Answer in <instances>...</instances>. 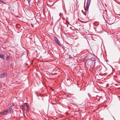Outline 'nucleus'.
<instances>
[{"instance_id": "22", "label": "nucleus", "mask_w": 120, "mask_h": 120, "mask_svg": "<svg viewBox=\"0 0 120 120\" xmlns=\"http://www.w3.org/2000/svg\"><path fill=\"white\" fill-rule=\"evenodd\" d=\"M69 108H70L69 107H68Z\"/></svg>"}, {"instance_id": "20", "label": "nucleus", "mask_w": 120, "mask_h": 120, "mask_svg": "<svg viewBox=\"0 0 120 120\" xmlns=\"http://www.w3.org/2000/svg\"><path fill=\"white\" fill-rule=\"evenodd\" d=\"M86 13H85V14H84V15H86Z\"/></svg>"}, {"instance_id": "18", "label": "nucleus", "mask_w": 120, "mask_h": 120, "mask_svg": "<svg viewBox=\"0 0 120 120\" xmlns=\"http://www.w3.org/2000/svg\"><path fill=\"white\" fill-rule=\"evenodd\" d=\"M62 18L63 19H65V18Z\"/></svg>"}, {"instance_id": "15", "label": "nucleus", "mask_w": 120, "mask_h": 120, "mask_svg": "<svg viewBox=\"0 0 120 120\" xmlns=\"http://www.w3.org/2000/svg\"><path fill=\"white\" fill-rule=\"evenodd\" d=\"M59 15L60 16H62V14L61 13H60L59 14Z\"/></svg>"}, {"instance_id": "17", "label": "nucleus", "mask_w": 120, "mask_h": 120, "mask_svg": "<svg viewBox=\"0 0 120 120\" xmlns=\"http://www.w3.org/2000/svg\"><path fill=\"white\" fill-rule=\"evenodd\" d=\"M66 19H67V20H66V23H67L68 22V21L67 20L68 19L67 18H66Z\"/></svg>"}, {"instance_id": "11", "label": "nucleus", "mask_w": 120, "mask_h": 120, "mask_svg": "<svg viewBox=\"0 0 120 120\" xmlns=\"http://www.w3.org/2000/svg\"><path fill=\"white\" fill-rule=\"evenodd\" d=\"M70 9L69 10V11H71V10H73V8L72 7V5H71V6H70Z\"/></svg>"}, {"instance_id": "5", "label": "nucleus", "mask_w": 120, "mask_h": 120, "mask_svg": "<svg viewBox=\"0 0 120 120\" xmlns=\"http://www.w3.org/2000/svg\"><path fill=\"white\" fill-rule=\"evenodd\" d=\"M8 75V74L7 73H4L0 75V78H3L6 77Z\"/></svg>"}, {"instance_id": "13", "label": "nucleus", "mask_w": 120, "mask_h": 120, "mask_svg": "<svg viewBox=\"0 0 120 120\" xmlns=\"http://www.w3.org/2000/svg\"><path fill=\"white\" fill-rule=\"evenodd\" d=\"M31 0H28V1L29 4L30 5V3Z\"/></svg>"}, {"instance_id": "1", "label": "nucleus", "mask_w": 120, "mask_h": 120, "mask_svg": "<svg viewBox=\"0 0 120 120\" xmlns=\"http://www.w3.org/2000/svg\"><path fill=\"white\" fill-rule=\"evenodd\" d=\"M91 0H87L86 6V7L84 8L86 12H87L89 9V8Z\"/></svg>"}, {"instance_id": "7", "label": "nucleus", "mask_w": 120, "mask_h": 120, "mask_svg": "<svg viewBox=\"0 0 120 120\" xmlns=\"http://www.w3.org/2000/svg\"><path fill=\"white\" fill-rule=\"evenodd\" d=\"M72 50L74 52H75L76 51V48L74 47H73L72 48Z\"/></svg>"}, {"instance_id": "12", "label": "nucleus", "mask_w": 120, "mask_h": 120, "mask_svg": "<svg viewBox=\"0 0 120 120\" xmlns=\"http://www.w3.org/2000/svg\"><path fill=\"white\" fill-rule=\"evenodd\" d=\"M73 95V94H68V96L69 98H70L71 97V96L72 95Z\"/></svg>"}, {"instance_id": "8", "label": "nucleus", "mask_w": 120, "mask_h": 120, "mask_svg": "<svg viewBox=\"0 0 120 120\" xmlns=\"http://www.w3.org/2000/svg\"><path fill=\"white\" fill-rule=\"evenodd\" d=\"M0 57L3 60H4V57L3 54H0Z\"/></svg>"}, {"instance_id": "16", "label": "nucleus", "mask_w": 120, "mask_h": 120, "mask_svg": "<svg viewBox=\"0 0 120 120\" xmlns=\"http://www.w3.org/2000/svg\"><path fill=\"white\" fill-rule=\"evenodd\" d=\"M4 3V1H2L0 0V3Z\"/></svg>"}, {"instance_id": "2", "label": "nucleus", "mask_w": 120, "mask_h": 120, "mask_svg": "<svg viewBox=\"0 0 120 120\" xmlns=\"http://www.w3.org/2000/svg\"><path fill=\"white\" fill-rule=\"evenodd\" d=\"M87 62L88 65L90 66V68L92 69H93L94 68V67L93 65V64H94V63L91 60H89L87 61Z\"/></svg>"}, {"instance_id": "21", "label": "nucleus", "mask_w": 120, "mask_h": 120, "mask_svg": "<svg viewBox=\"0 0 120 120\" xmlns=\"http://www.w3.org/2000/svg\"><path fill=\"white\" fill-rule=\"evenodd\" d=\"M68 24H69V22H68Z\"/></svg>"}, {"instance_id": "4", "label": "nucleus", "mask_w": 120, "mask_h": 120, "mask_svg": "<svg viewBox=\"0 0 120 120\" xmlns=\"http://www.w3.org/2000/svg\"><path fill=\"white\" fill-rule=\"evenodd\" d=\"M23 107H24V108L25 109H26L27 111L29 110V107L28 104L27 103H24L23 105Z\"/></svg>"}, {"instance_id": "6", "label": "nucleus", "mask_w": 120, "mask_h": 120, "mask_svg": "<svg viewBox=\"0 0 120 120\" xmlns=\"http://www.w3.org/2000/svg\"><path fill=\"white\" fill-rule=\"evenodd\" d=\"M54 39L55 41L58 44V45L60 46L61 44L58 39L55 37H54Z\"/></svg>"}, {"instance_id": "10", "label": "nucleus", "mask_w": 120, "mask_h": 120, "mask_svg": "<svg viewBox=\"0 0 120 120\" xmlns=\"http://www.w3.org/2000/svg\"><path fill=\"white\" fill-rule=\"evenodd\" d=\"M10 58V57L9 56H7L6 58V60H8V59H9Z\"/></svg>"}, {"instance_id": "14", "label": "nucleus", "mask_w": 120, "mask_h": 120, "mask_svg": "<svg viewBox=\"0 0 120 120\" xmlns=\"http://www.w3.org/2000/svg\"><path fill=\"white\" fill-rule=\"evenodd\" d=\"M117 15H118V17L120 18V14H117Z\"/></svg>"}, {"instance_id": "3", "label": "nucleus", "mask_w": 120, "mask_h": 120, "mask_svg": "<svg viewBox=\"0 0 120 120\" xmlns=\"http://www.w3.org/2000/svg\"><path fill=\"white\" fill-rule=\"evenodd\" d=\"M14 108V106L11 105L9 106L7 110L5 111V112L7 114L9 113L11 111V109H12V108Z\"/></svg>"}, {"instance_id": "19", "label": "nucleus", "mask_w": 120, "mask_h": 120, "mask_svg": "<svg viewBox=\"0 0 120 120\" xmlns=\"http://www.w3.org/2000/svg\"><path fill=\"white\" fill-rule=\"evenodd\" d=\"M69 58L70 59V58H71H71H70V56H69Z\"/></svg>"}, {"instance_id": "9", "label": "nucleus", "mask_w": 120, "mask_h": 120, "mask_svg": "<svg viewBox=\"0 0 120 120\" xmlns=\"http://www.w3.org/2000/svg\"><path fill=\"white\" fill-rule=\"evenodd\" d=\"M2 115H4L6 113V112H5V111H4L2 112V113H0Z\"/></svg>"}]
</instances>
